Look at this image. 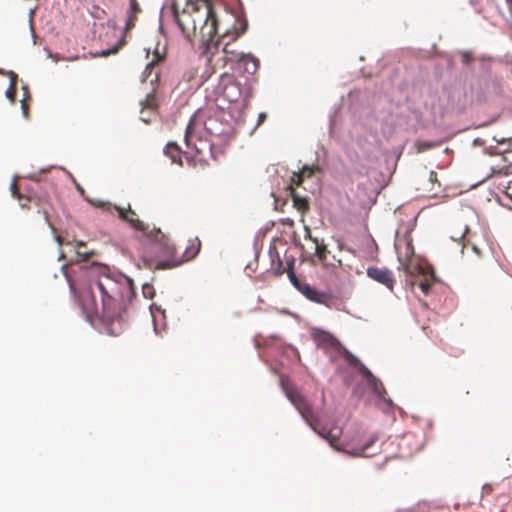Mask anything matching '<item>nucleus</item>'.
<instances>
[{
    "label": "nucleus",
    "instance_id": "5",
    "mask_svg": "<svg viewBox=\"0 0 512 512\" xmlns=\"http://www.w3.org/2000/svg\"><path fill=\"white\" fill-rule=\"evenodd\" d=\"M204 135V123L197 117L193 116L185 131V144L188 149L195 151L196 154H200L203 148L207 145V142L203 139Z\"/></svg>",
    "mask_w": 512,
    "mask_h": 512
},
{
    "label": "nucleus",
    "instance_id": "21",
    "mask_svg": "<svg viewBox=\"0 0 512 512\" xmlns=\"http://www.w3.org/2000/svg\"><path fill=\"white\" fill-rule=\"evenodd\" d=\"M6 97L11 101V103L15 102V98H16V75H13V77L11 78L10 86L6 90Z\"/></svg>",
    "mask_w": 512,
    "mask_h": 512
},
{
    "label": "nucleus",
    "instance_id": "7",
    "mask_svg": "<svg viewBox=\"0 0 512 512\" xmlns=\"http://www.w3.org/2000/svg\"><path fill=\"white\" fill-rule=\"evenodd\" d=\"M287 397L292 404L297 408L305 421L316 430L315 417L311 405L303 398V396L296 390H288L286 392Z\"/></svg>",
    "mask_w": 512,
    "mask_h": 512
},
{
    "label": "nucleus",
    "instance_id": "1",
    "mask_svg": "<svg viewBox=\"0 0 512 512\" xmlns=\"http://www.w3.org/2000/svg\"><path fill=\"white\" fill-rule=\"evenodd\" d=\"M174 17L182 33L189 41L198 40L213 70L230 65L242 75H254L259 60L250 53L234 48V42L245 33L246 21L213 7L208 0L189 1L182 11L174 7Z\"/></svg>",
    "mask_w": 512,
    "mask_h": 512
},
{
    "label": "nucleus",
    "instance_id": "32",
    "mask_svg": "<svg viewBox=\"0 0 512 512\" xmlns=\"http://www.w3.org/2000/svg\"><path fill=\"white\" fill-rule=\"evenodd\" d=\"M304 238H305V240L311 241V243L313 244L314 237L312 236L311 229L309 226L304 227Z\"/></svg>",
    "mask_w": 512,
    "mask_h": 512
},
{
    "label": "nucleus",
    "instance_id": "4",
    "mask_svg": "<svg viewBox=\"0 0 512 512\" xmlns=\"http://www.w3.org/2000/svg\"><path fill=\"white\" fill-rule=\"evenodd\" d=\"M215 92L228 103H238L240 100L247 99L251 96L250 88L243 87L235 76L229 73L221 74Z\"/></svg>",
    "mask_w": 512,
    "mask_h": 512
},
{
    "label": "nucleus",
    "instance_id": "31",
    "mask_svg": "<svg viewBox=\"0 0 512 512\" xmlns=\"http://www.w3.org/2000/svg\"><path fill=\"white\" fill-rule=\"evenodd\" d=\"M368 384L372 386L374 392L377 394H380L381 390H384L381 382L376 377H375V382L371 381V382H368Z\"/></svg>",
    "mask_w": 512,
    "mask_h": 512
},
{
    "label": "nucleus",
    "instance_id": "13",
    "mask_svg": "<svg viewBox=\"0 0 512 512\" xmlns=\"http://www.w3.org/2000/svg\"><path fill=\"white\" fill-rule=\"evenodd\" d=\"M141 12V8L137 0H130V8L127 11V20L125 23L124 34L125 36L135 27V23L138 18V14Z\"/></svg>",
    "mask_w": 512,
    "mask_h": 512
},
{
    "label": "nucleus",
    "instance_id": "39",
    "mask_svg": "<svg viewBox=\"0 0 512 512\" xmlns=\"http://www.w3.org/2000/svg\"><path fill=\"white\" fill-rule=\"evenodd\" d=\"M77 189L80 191L81 194H84V189L80 185H77Z\"/></svg>",
    "mask_w": 512,
    "mask_h": 512
},
{
    "label": "nucleus",
    "instance_id": "28",
    "mask_svg": "<svg viewBox=\"0 0 512 512\" xmlns=\"http://www.w3.org/2000/svg\"><path fill=\"white\" fill-rule=\"evenodd\" d=\"M345 358L351 366L358 367L361 364L360 360L349 351H345Z\"/></svg>",
    "mask_w": 512,
    "mask_h": 512
},
{
    "label": "nucleus",
    "instance_id": "33",
    "mask_svg": "<svg viewBox=\"0 0 512 512\" xmlns=\"http://www.w3.org/2000/svg\"><path fill=\"white\" fill-rule=\"evenodd\" d=\"M429 182L434 185L435 183L438 184V186H440L439 182H438V178H437V173L435 171H430L429 173Z\"/></svg>",
    "mask_w": 512,
    "mask_h": 512
},
{
    "label": "nucleus",
    "instance_id": "23",
    "mask_svg": "<svg viewBox=\"0 0 512 512\" xmlns=\"http://www.w3.org/2000/svg\"><path fill=\"white\" fill-rule=\"evenodd\" d=\"M433 282H434V276L431 275L430 278H425L422 281H420L419 287L423 293L427 294L430 291V289L433 285Z\"/></svg>",
    "mask_w": 512,
    "mask_h": 512
},
{
    "label": "nucleus",
    "instance_id": "17",
    "mask_svg": "<svg viewBox=\"0 0 512 512\" xmlns=\"http://www.w3.org/2000/svg\"><path fill=\"white\" fill-rule=\"evenodd\" d=\"M314 254L317 256L319 261L324 262L329 254V250L327 249L326 244L323 240L319 238H313V247Z\"/></svg>",
    "mask_w": 512,
    "mask_h": 512
},
{
    "label": "nucleus",
    "instance_id": "35",
    "mask_svg": "<svg viewBox=\"0 0 512 512\" xmlns=\"http://www.w3.org/2000/svg\"><path fill=\"white\" fill-rule=\"evenodd\" d=\"M21 107H22L24 116L27 117L28 116V105L26 104L25 101H22Z\"/></svg>",
    "mask_w": 512,
    "mask_h": 512
},
{
    "label": "nucleus",
    "instance_id": "10",
    "mask_svg": "<svg viewBox=\"0 0 512 512\" xmlns=\"http://www.w3.org/2000/svg\"><path fill=\"white\" fill-rule=\"evenodd\" d=\"M367 276L370 279L384 285L390 291H392L394 288L395 279L392 271L388 268H379L376 266L368 267Z\"/></svg>",
    "mask_w": 512,
    "mask_h": 512
},
{
    "label": "nucleus",
    "instance_id": "30",
    "mask_svg": "<svg viewBox=\"0 0 512 512\" xmlns=\"http://www.w3.org/2000/svg\"><path fill=\"white\" fill-rule=\"evenodd\" d=\"M93 206L98 208H107L108 210L111 209L113 206L109 202H104L100 200H88Z\"/></svg>",
    "mask_w": 512,
    "mask_h": 512
},
{
    "label": "nucleus",
    "instance_id": "25",
    "mask_svg": "<svg viewBox=\"0 0 512 512\" xmlns=\"http://www.w3.org/2000/svg\"><path fill=\"white\" fill-rule=\"evenodd\" d=\"M357 368L363 377L367 380V382H375V376L363 363H361Z\"/></svg>",
    "mask_w": 512,
    "mask_h": 512
},
{
    "label": "nucleus",
    "instance_id": "3",
    "mask_svg": "<svg viewBox=\"0 0 512 512\" xmlns=\"http://www.w3.org/2000/svg\"><path fill=\"white\" fill-rule=\"evenodd\" d=\"M149 237L153 240V243L158 246L159 253L165 260H159L155 262L154 268L157 270L172 269L180 266L186 261L194 259L201 248V242L198 238L190 240L189 245L186 247L183 255L178 257L176 255V248L171 243L169 237L164 234L159 228H153L149 233Z\"/></svg>",
    "mask_w": 512,
    "mask_h": 512
},
{
    "label": "nucleus",
    "instance_id": "19",
    "mask_svg": "<svg viewBox=\"0 0 512 512\" xmlns=\"http://www.w3.org/2000/svg\"><path fill=\"white\" fill-rule=\"evenodd\" d=\"M143 109L156 110L158 101L154 92L148 93L145 100L141 102Z\"/></svg>",
    "mask_w": 512,
    "mask_h": 512
},
{
    "label": "nucleus",
    "instance_id": "40",
    "mask_svg": "<svg viewBox=\"0 0 512 512\" xmlns=\"http://www.w3.org/2000/svg\"><path fill=\"white\" fill-rule=\"evenodd\" d=\"M110 332H111L112 334H114V333H115V330H114L113 328H111V329H110Z\"/></svg>",
    "mask_w": 512,
    "mask_h": 512
},
{
    "label": "nucleus",
    "instance_id": "26",
    "mask_svg": "<svg viewBox=\"0 0 512 512\" xmlns=\"http://www.w3.org/2000/svg\"><path fill=\"white\" fill-rule=\"evenodd\" d=\"M11 190H12V193H13V196L18 198L20 201L24 200L23 202H21V206L22 207H26L27 206V202H29V199L28 198H24L20 195V193L18 192L17 190V184L16 182H13L12 185H11Z\"/></svg>",
    "mask_w": 512,
    "mask_h": 512
},
{
    "label": "nucleus",
    "instance_id": "24",
    "mask_svg": "<svg viewBox=\"0 0 512 512\" xmlns=\"http://www.w3.org/2000/svg\"><path fill=\"white\" fill-rule=\"evenodd\" d=\"M357 368L363 377L367 380V382H375V376L363 363H361Z\"/></svg>",
    "mask_w": 512,
    "mask_h": 512
},
{
    "label": "nucleus",
    "instance_id": "20",
    "mask_svg": "<svg viewBox=\"0 0 512 512\" xmlns=\"http://www.w3.org/2000/svg\"><path fill=\"white\" fill-rule=\"evenodd\" d=\"M76 254L83 260L88 259L93 253L86 249V244L82 241H77L75 245Z\"/></svg>",
    "mask_w": 512,
    "mask_h": 512
},
{
    "label": "nucleus",
    "instance_id": "6",
    "mask_svg": "<svg viewBox=\"0 0 512 512\" xmlns=\"http://www.w3.org/2000/svg\"><path fill=\"white\" fill-rule=\"evenodd\" d=\"M294 259H291L287 263V276L290 280V282L293 284V286L301 292L307 299L316 302V303H324L326 299V294L322 293L315 288L311 287L309 284L302 282L298 279V277L295 274L294 271Z\"/></svg>",
    "mask_w": 512,
    "mask_h": 512
},
{
    "label": "nucleus",
    "instance_id": "36",
    "mask_svg": "<svg viewBox=\"0 0 512 512\" xmlns=\"http://www.w3.org/2000/svg\"><path fill=\"white\" fill-rule=\"evenodd\" d=\"M508 5V11L512 14V0H506Z\"/></svg>",
    "mask_w": 512,
    "mask_h": 512
},
{
    "label": "nucleus",
    "instance_id": "22",
    "mask_svg": "<svg viewBox=\"0 0 512 512\" xmlns=\"http://www.w3.org/2000/svg\"><path fill=\"white\" fill-rule=\"evenodd\" d=\"M374 441H375V439L372 438L366 445H364L360 448L354 449L353 451L347 452V453L352 456H356V457L367 456L366 451L374 443Z\"/></svg>",
    "mask_w": 512,
    "mask_h": 512
},
{
    "label": "nucleus",
    "instance_id": "8",
    "mask_svg": "<svg viewBox=\"0 0 512 512\" xmlns=\"http://www.w3.org/2000/svg\"><path fill=\"white\" fill-rule=\"evenodd\" d=\"M287 397L292 404L297 408L305 421L316 430L315 417L311 405L303 398V396L296 390H288L286 392Z\"/></svg>",
    "mask_w": 512,
    "mask_h": 512
},
{
    "label": "nucleus",
    "instance_id": "15",
    "mask_svg": "<svg viewBox=\"0 0 512 512\" xmlns=\"http://www.w3.org/2000/svg\"><path fill=\"white\" fill-rule=\"evenodd\" d=\"M316 170H318V167H316V166L304 165L303 168L299 172L293 173L290 185L300 186L303 182V179L311 177L315 173Z\"/></svg>",
    "mask_w": 512,
    "mask_h": 512
},
{
    "label": "nucleus",
    "instance_id": "27",
    "mask_svg": "<svg viewBox=\"0 0 512 512\" xmlns=\"http://www.w3.org/2000/svg\"><path fill=\"white\" fill-rule=\"evenodd\" d=\"M460 58H461V62L464 64V65H469L473 62L474 58H473V55L471 52L469 51H462L460 52Z\"/></svg>",
    "mask_w": 512,
    "mask_h": 512
},
{
    "label": "nucleus",
    "instance_id": "11",
    "mask_svg": "<svg viewBox=\"0 0 512 512\" xmlns=\"http://www.w3.org/2000/svg\"><path fill=\"white\" fill-rule=\"evenodd\" d=\"M163 60V57L155 53L153 59L146 65L145 70L142 73V81H149L152 85L159 81L160 70L158 68L159 62Z\"/></svg>",
    "mask_w": 512,
    "mask_h": 512
},
{
    "label": "nucleus",
    "instance_id": "16",
    "mask_svg": "<svg viewBox=\"0 0 512 512\" xmlns=\"http://www.w3.org/2000/svg\"><path fill=\"white\" fill-rule=\"evenodd\" d=\"M296 186L289 185L290 195L293 200V206L302 214L309 210V202L306 197L299 196L295 191Z\"/></svg>",
    "mask_w": 512,
    "mask_h": 512
},
{
    "label": "nucleus",
    "instance_id": "14",
    "mask_svg": "<svg viewBox=\"0 0 512 512\" xmlns=\"http://www.w3.org/2000/svg\"><path fill=\"white\" fill-rule=\"evenodd\" d=\"M322 438L326 439L329 444L335 448L336 450L340 451L341 449L336 446V443L339 441L342 430L341 428H333V429H326L322 428L321 430H318L316 428L315 430Z\"/></svg>",
    "mask_w": 512,
    "mask_h": 512
},
{
    "label": "nucleus",
    "instance_id": "9",
    "mask_svg": "<svg viewBox=\"0 0 512 512\" xmlns=\"http://www.w3.org/2000/svg\"><path fill=\"white\" fill-rule=\"evenodd\" d=\"M113 208L118 212V216L123 221L127 222L133 229L142 232L151 242L153 240L149 237V233L152 231L148 229L139 218L137 213L131 209L130 205L127 209L114 205Z\"/></svg>",
    "mask_w": 512,
    "mask_h": 512
},
{
    "label": "nucleus",
    "instance_id": "2",
    "mask_svg": "<svg viewBox=\"0 0 512 512\" xmlns=\"http://www.w3.org/2000/svg\"><path fill=\"white\" fill-rule=\"evenodd\" d=\"M65 276L90 323L99 320L107 327L120 325L125 311L124 291L129 289L127 281L111 277L96 264L78 265Z\"/></svg>",
    "mask_w": 512,
    "mask_h": 512
},
{
    "label": "nucleus",
    "instance_id": "38",
    "mask_svg": "<svg viewBox=\"0 0 512 512\" xmlns=\"http://www.w3.org/2000/svg\"><path fill=\"white\" fill-rule=\"evenodd\" d=\"M77 189L80 191L81 194H84V189L80 185H77Z\"/></svg>",
    "mask_w": 512,
    "mask_h": 512
},
{
    "label": "nucleus",
    "instance_id": "18",
    "mask_svg": "<svg viewBox=\"0 0 512 512\" xmlns=\"http://www.w3.org/2000/svg\"><path fill=\"white\" fill-rule=\"evenodd\" d=\"M165 154L172 160L173 163H178L179 165H182V152L180 147L176 143H168L165 147Z\"/></svg>",
    "mask_w": 512,
    "mask_h": 512
},
{
    "label": "nucleus",
    "instance_id": "29",
    "mask_svg": "<svg viewBox=\"0 0 512 512\" xmlns=\"http://www.w3.org/2000/svg\"><path fill=\"white\" fill-rule=\"evenodd\" d=\"M142 292L145 298L151 299L154 295V288L150 284L143 285Z\"/></svg>",
    "mask_w": 512,
    "mask_h": 512
},
{
    "label": "nucleus",
    "instance_id": "34",
    "mask_svg": "<svg viewBox=\"0 0 512 512\" xmlns=\"http://www.w3.org/2000/svg\"><path fill=\"white\" fill-rule=\"evenodd\" d=\"M266 119H267V114L265 112L259 113L258 120H257V127L260 126L261 124H263Z\"/></svg>",
    "mask_w": 512,
    "mask_h": 512
},
{
    "label": "nucleus",
    "instance_id": "12",
    "mask_svg": "<svg viewBox=\"0 0 512 512\" xmlns=\"http://www.w3.org/2000/svg\"><path fill=\"white\" fill-rule=\"evenodd\" d=\"M313 340L321 348H337L340 346L339 340L331 333L323 330H315L312 333Z\"/></svg>",
    "mask_w": 512,
    "mask_h": 512
},
{
    "label": "nucleus",
    "instance_id": "37",
    "mask_svg": "<svg viewBox=\"0 0 512 512\" xmlns=\"http://www.w3.org/2000/svg\"><path fill=\"white\" fill-rule=\"evenodd\" d=\"M472 249H473V251H474L477 255H481V252H480L479 248H478L476 245H473Z\"/></svg>",
    "mask_w": 512,
    "mask_h": 512
}]
</instances>
